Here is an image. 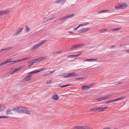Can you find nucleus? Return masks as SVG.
Wrapping results in <instances>:
<instances>
[{"label": "nucleus", "mask_w": 129, "mask_h": 129, "mask_svg": "<svg viewBox=\"0 0 129 129\" xmlns=\"http://www.w3.org/2000/svg\"><path fill=\"white\" fill-rule=\"evenodd\" d=\"M95 110L96 111V110H99L100 111H101V107H95Z\"/></svg>", "instance_id": "obj_35"}, {"label": "nucleus", "mask_w": 129, "mask_h": 129, "mask_svg": "<svg viewBox=\"0 0 129 129\" xmlns=\"http://www.w3.org/2000/svg\"><path fill=\"white\" fill-rule=\"evenodd\" d=\"M70 77H73L75 76H78V74L77 73L75 72H72L69 74Z\"/></svg>", "instance_id": "obj_8"}, {"label": "nucleus", "mask_w": 129, "mask_h": 129, "mask_svg": "<svg viewBox=\"0 0 129 129\" xmlns=\"http://www.w3.org/2000/svg\"><path fill=\"white\" fill-rule=\"evenodd\" d=\"M115 101V99L111 100L109 101H107V103H110Z\"/></svg>", "instance_id": "obj_25"}, {"label": "nucleus", "mask_w": 129, "mask_h": 129, "mask_svg": "<svg viewBox=\"0 0 129 129\" xmlns=\"http://www.w3.org/2000/svg\"><path fill=\"white\" fill-rule=\"evenodd\" d=\"M89 23H83V24H84V26H85V25H86L87 24H89Z\"/></svg>", "instance_id": "obj_60"}, {"label": "nucleus", "mask_w": 129, "mask_h": 129, "mask_svg": "<svg viewBox=\"0 0 129 129\" xmlns=\"http://www.w3.org/2000/svg\"><path fill=\"white\" fill-rule=\"evenodd\" d=\"M83 129H90L89 127L86 126H83Z\"/></svg>", "instance_id": "obj_39"}, {"label": "nucleus", "mask_w": 129, "mask_h": 129, "mask_svg": "<svg viewBox=\"0 0 129 129\" xmlns=\"http://www.w3.org/2000/svg\"><path fill=\"white\" fill-rule=\"evenodd\" d=\"M112 96L111 95H109L106 96V100L110 98Z\"/></svg>", "instance_id": "obj_44"}, {"label": "nucleus", "mask_w": 129, "mask_h": 129, "mask_svg": "<svg viewBox=\"0 0 129 129\" xmlns=\"http://www.w3.org/2000/svg\"><path fill=\"white\" fill-rule=\"evenodd\" d=\"M108 108L107 107H101V111H103L104 109H106Z\"/></svg>", "instance_id": "obj_30"}, {"label": "nucleus", "mask_w": 129, "mask_h": 129, "mask_svg": "<svg viewBox=\"0 0 129 129\" xmlns=\"http://www.w3.org/2000/svg\"><path fill=\"white\" fill-rule=\"evenodd\" d=\"M125 97H121L118 98L116 99H115V101H118L119 100H122L123 99H125Z\"/></svg>", "instance_id": "obj_20"}, {"label": "nucleus", "mask_w": 129, "mask_h": 129, "mask_svg": "<svg viewBox=\"0 0 129 129\" xmlns=\"http://www.w3.org/2000/svg\"><path fill=\"white\" fill-rule=\"evenodd\" d=\"M52 81L51 80H50V81H47L46 82V83L47 84H49L51 83H52Z\"/></svg>", "instance_id": "obj_50"}, {"label": "nucleus", "mask_w": 129, "mask_h": 129, "mask_svg": "<svg viewBox=\"0 0 129 129\" xmlns=\"http://www.w3.org/2000/svg\"><path fill=\"white\" fill-rule=\"evenodd\" d=\"M121 29L120 28H115L113 29H112L111 30V31H116V30H119Z\"/></svg>", "instance_id": "obj_34"}, {"label": "nucleus", "mask_w": 129, "mask_h": 129, "mask_svg": "<svg viewBox=\"0 0 129 129\" xmlns=\"http://www.w3.org/2000/svg\"><path fill=\"white\" fill-rule=\"evenodd\" d=\"M79 27V26H78L77 27H75V28H74V30L76 31V30H77L78 29V28Z\"/></svg>", "instance_id": "obj_52"}, {"label": "nucleus", "mask_w": 129, "mask_h": 129, "mask_svg": "<svg viewBox=\"0 0 129 129\" xmlns=\"http://www.w3.org/2000/svg\"><path fill=\"white\" fill-rule=\"evenodd\" d=\"M48 71H47L44 73H43L42 75V76H46L47 75H49V74H48Z\"/></svg>", "instance_id": "obj_32"}, {"label": "nucleus", "mask_w": 129, "mask_h": 129, "mask_svg": "<svg viewBox=\"0 0 129 129\" xmlns=\"http://www.w3.org/2000/svg\"><path fill=\"white\" fill-rule=\"evenodd\" d=\"M40 61V57L38 58H37L33 60L30 61V62H33V63H35L37 61Z\"/></svg>", "instance_id": "obj_11"}, {"label": "nucleus", "mask_w": 129, "mask_h": 129, "mask_svg": "<svg viewBox=\"0 0 129 129\" xmlns=\"http://www.w3.org/2000/svg\"><path fill=\"white\" fill-rule=\"evenodd\" d=\"M46 69V68H41V71H43L45 70Z\"/></svg>", "instance_id": "obj_54"}, {"label": "nucleus", "mask_w": 129, "mask_h": 129, "mask_svg": "<svg viewBox=\"0 0 129 129\" xmlns=\"http://www.w3.org/2000/svg\"><path fill=\"white\" fill-rule=\"evenodd\" d=\"M62 52V51H59L56 52H54L52 53V54L53 56H54L57 54H60Z\"/></svg>", "instance_id": "obj_16"}, {"label": "nucleus", "mask_w": 129, "mask_h": 129, "mask_svg": "<svg viewBox=\"0 0 129 129\" xmlns=\"http://www.w3.org/2000/svg\"><path fill=\"white\" fill-rule=\"evenodd\" d=\"M117 84H121L123 83V82H117Z\"/></svg>", "instance_id": "obj_57"}, {"label": "nucleus", "mask_w": 129, "mask_h": 129, "mask_svg": "<svg viewBox=\"0 0 129 129\" xmlns=\"http://www.w3.org/2000/svg\"><path fill=\"white\" fill-rule=\"evenodd\" d=\"M22 110L23 111L22 112V113L26 114L29 115L31 114L30 112L28 110L25 109L24 107H23Z\"/></svg>", "instance_id": "obj_5"}, {"label": "nucleus", "mask_w": 129, "mask_h": 129, "mask_svg": "<svg viewBox=\"0 0 129 129\" xmlns=\"http://www.w3.org/2000/svg\"><path fill=\"white\" fill-rule=\"evenodd\" d=\"M107 29H102L101 30V32H104L106 31L107 30Z\"/></svg>", "instance_id": "obj_49"}, {"label": "nucleus", "mask_w": 129, "mask_h": 129, "mask_svg": "<svg viewBox=\"0 0 129 129\" xmlns=\"http://www.w3.org/2000/svg\"><path fill=\"white\" fill-rule=\"evenodd\" d=\"M89 110L91 111H96L95 107L93 108H91Z\"/></svg>", "instance_id": "obj_43"}, {"label": "nucleus", "mask_w": 129, "mask_h": 129, "mask_svg": "<svg viewBox=\"0 0 129 129\" xmlns=\"http://www.w3.org/2000/svg\"><path fill=\"white\" fill-rule=\"evenodd\" d=\"M94 85V84L93 83H92L90 84L88 86L89 87V88H90L92 87V86H93Z\"/></svg>", "instance_id": "obj_48"}, {"label": "nucleus", "mask_w": 129, "mask_h": 129, "mask_svg": "<svg viewBox=\"0 0 129 129\" xmlns=\"http://www.w3.org/2000/svg\"><path fill=\"white\" fill-rule=\"evenodd\" d=\"M126 52L128 53H129V50H126Z\"/></svg>", "instance_id": "obj_64"}, {"label": "nucleus", "mask_w": 129, "mask_h": 129, "mask_svg": "<svg viewBox=\"0 0 129 129\" xmlns=\"http://www.w3.org/2000/svg\"><path fill=\"white\" fill-rule=\"evenodd\" d=\"M9 117V116H0V118H8Z\"/></svg>", "instance_id": "obj_37"}, {"label": "nucleus", "mask_w": 129, "mask_h": 129, "mask_svg": "<svg viewBox=\"0 0 129 129\" xmlns=\"http://www.w3.org/2000/svg\"><path fill=\"white\" fill-rule=\"evenodd\" d=\"M85 79V77H79V78H77L75 79L76 80H82L83 79Z\"/></svg>", "instance_id": "obj_31"}, {"label": "nucleus", "mask_w": 129, "mask_h": 129, "mask_svg": "<svg viewBox=\"0 0 129 129\" xmlns=\"http://www.w3.org/2000/svg\"><path fill=\"white\" fill-rule=\"evenodd\" d=\"M6 109L5 105H3L0 104V112Z\"/></svg>", "instance_id": "obj_12"}, {"label": "nucleus", "mask_w": 129, "mask_h": 129, "mask_svg": "<svg viewBox=\"0 0 129 129\" xmlns=\"http://www.w3.org/2000/svg\"><path fill=\"white\" fill-rule=\"evenodd\" d=\"M82 89L84 90H86L89 89V87L87 85H83L82 87Z\"/></svg>", "instance_id": "obj_15"}, {"label": "nucleus", "mask_w": 129, "mask_h": 129, "mask_svg": "<svg viewBox=\"0 0 129 129\" xmlns=\"http://www.w3.org/2000/svg\"><path fill=\"white\" fill-rule=\"evenodd\" d=\"M77 44L73 45L71 48V49L72 50H73V49L76 48H78Z\"/></svg>", "instance_id": "obj_24"}, {"label": "nucleus", "mask_w": 129, "mask_h": 129, "mask_svg": "<svg viewBox=\"0 0 129 129\" xmlns=\"http://www.w3.org/2000/svg\"><path fill=\"white\" fill-rule=\"evenodd\" d=\"M40 72V69L38 70H34V71H33L32 72H30L29 73V74H34L39 73Z\"/></svg>", "instance_id": "obj_14"}, {"label": "nucleus", "mask_w": 129, "mask_h": 129, "mask_svg": "<svg viewBox=\"0 0 129 129\" xmlns=\"http://www.w3.org/2000/svg\"><path fill=\"white\" fill-rule=\"evenodd\" d=\"M24 28L23 27L21 28L20 29L16 31L14 34L15 36H16L18 35L19 34L21 33L23 29Z\"/></svg>", "instance_id": "obj_13"}, {"label": "nucleus", "mask_w": 129, "mask_h": 129, "mask_svg": "<svg viewBox=\"0 0 129 129\" xmlns=\"http://www.w3.org/2000/svg\"><path fill=\"white\" fill-rule=\"evenodd\" d=\"M115 45H112L110 46V48H115Z\"/></svg>", "instance_id": "obj_58"}, {"label": "nucleus", "mask_w": 129, "mask_h": 129, "mask_svg": "<svg viewBox=\"0 0 129 129\" xmlns=\"http://www.w3.org/2000/svg\"><path fill=\"white\" fill-rule=\"evenodd\" d=\"M82 53H83V52L82 51H81V52H79L78 53H77V54L76 55L77 56H78L80 55Z\"/></svg>", "instance_id": "obj_41"}, {"label": "nucleus", "mask_w": 129, "mask_h": 129, "mask_svg": "<svg viewBox=\"0 0 129 129\" xmlns=\"http://www.w3.org/2000/svg\"><path fill=\"white\" fill-rule=\"evenodd\" d=\"M63 1L62 0H57L55 2V3H62Z\"/></svg>", "instance_id": "obj_33"}, {"label": "nucleus", "mask_w": 129, "mask_h": 129, "mask_svg": "<svg viewBox=\"0 0 129 129\" xmlns=\"http://www.w3.org/2000/svg\"><path fill=\"white\" fill-rule=\"evenodd\" d=\"M107 11V10H103L101 11H100L99 12V13H101V12H105V11Z\"/></svg>", "instance_id": "obj_56"}, {"label": "nucleus", "mask_w": 129, "mask_h": 129, "mask_svg": "<svg viewBox=\"0 0 129 129\" xmlns=\"http://www.w3.org/2000/svg\"><path fill=\"white\" fill-rule=\"evenodd\" d=\"M84 24H83H83H80L78 26H79V27L80 26H84Z\"/></svg>", "instance_id": "obj_61"}, {"label": "nucleus", "mask_w": 129, "mask_h": 129, "mask_svg": "<svg viewBox=\"0 0 129 129\" xmlns=\"http://www.w3.org/2000/svg\"><path fill=\"white\" fill-rule=\"evenodd\" d=\"M12 59H9L7 60L6 61L2 62L1 63H0L1 66L2 65H3L4 64L9 63V62H10V61L12 60Z\"/></svg>", "instance_id": "obj_9"}, {"label": "nucleus", "mask_w": 129, "mask_h": 129, "mask_svg": "<svg viewBox=\"0 0 129 129\" xmlns=\"http://www.w3.org/2000/svg\"><path fill=\"white\" fill-rule=\"evenodd\" d=\"M77 57L76 55H70L69 56V57H70L71 58H74L75 57Z\"/></svg>", "instance_id": "obj_36"}, {"label": "nucleus", "mask_w": 129, "mask_h": 129, "mask_svg": "<svg viewBox=\"0 0 129 129\" xmlns=\"http://www.w3.org/2000/svg\"><path fill=\"white\" fill-rule=\"evenodd\" d=\"M26 32H27L30 31V29L28 26H26Z\"/></svg>", "instance_id": "obj_27"}, {"label": "nucleus", "mask_w": 129, "mask_h": 129, "mask_svg": "<svg viewBox=\"0 0 129 129\" xmlns=\"http://www.w3.org/2000/svg\"><path fill=\"white\" fill-rule=\"evenodd\" d=\"M29 58V57H27L23 59H21V61L22 60H27V59H28Z\"/></svg>", "instance_id": "obj_53"}, {"label": "nucleus", "mask_w": 129, "mask_h": 129, "mask_svg": "<svg viewBox=\"0 0 129 129\" xmlns=\"http://www.w3.org/2000/svg\"><path fill=\"white\" fill-rule=\"evenodd\" d=\"M21 61V60H16L15 61H10V62H9L11 63V64H9V65H10L11 64H14V63L15 62H18L20 61Z\"/></svg>", "instance_id": "obj_18"}, {"label": "nucleus", "mask_w": 129, "mask_h": 129, "mask_svg": "<svg viewBox=\"0 0 129 129\" xmlns=\"http://www.w3.org/2000/svg\"><path fill=\"white\" fill-rule=\"evenodd\" d=\"M66 75H65L63 76V77L64 78H67L70 77V76L68 73H66Z\"/></svg>", "instance_id": "obj_29"}, {"label": "nucleus", "mask_w": 129, "mask_h": 129, "mask_svg": "<svg viewBox=\"0 0 129 129\" xmlns=\"http://www.w3.org/2000/svg\"><path fill=\"white\" fill-rule=\"evenodd\" d=\"M19 69L18 67L15 69L14 70L13 72V73H14L17 71H18L19 70Z\"/></svg>", "instance_id": "obj_38"}, {"label": "nucleus", "mask_w": 129, "mask_h": 129, "mask_svg": "<svg viewBox=\"0 0 129 129\" xmlns=\"http://www.w3.org/2000/svg\"><path fill=\"white\" fill-rule=\"evenodd\" d=\"M118 5V6H115V8L118 9H124L127 6V5L126 4L123 3H119Z\"/></svg>", "instance_id": "obj_1"}, {"label": "nucleus", "mask_w": 129, "mask_h": 129, "mask_svg": "<svg viewBox=\"0 0 129 129\" xmlns=\"http://www.w3.org/2000/svg\"><path fill=\"white\" fill-rule=\"evenodd\" d=\"M9 12L8 11H3L0 12V15H3L4 14H7L8 12Z\"/></svg>", "instance_id": "obj_19"}, {"label": "nucleus", "mask_w": 129, "mask_h": 129, "mask_svg": "<svg viewBox=\"0 0 129 129\" xmlns=\"http://www.w3.org/2000/svg\"><path fill=\"white\" fill-rule=\"evenodd\" d=\"M97 60V59H85L84 61H93Z\"/></svg>", "instance_id": "obj_23"}, {"label": "nucleus", "mask_w": 129, "mask_h": 129, "mask_svg": "<svg viewBox=\"0 0 129 129\" xmlns=\"http://www.w3.org/2000/svg\"><path fill=\"white\" fill-rule=\"evenodd\" d=\"M102 100V98L96 99L95 100L96 101H101Z\"/></svg>", "instance_id": "obj_42"}, {"label": "nucleus", "mask_w": 129, "mask_h": 129, "mask_svg": "<svg viewBox=\"0 0 129 129\" xmlns=\"http://www.w3.org/2000/svg\"><path fill=\"white\" fill-rule=\"evenodd\" d=\"M66 74V73H61V74L59 75V76H64V75Z\"/></svg>", "instance_id": "obj_47"}, {"label": "nucleus", "mask_w": 129, "mask_h": 129, "mask_svg": "<svg viewBox=\"0 0 129 129\" xmlns=\"http://www.w3.org/2000/svg\"><path fill=\"white\" fill-rule=\"evenodd\" d=\"M78 129H83V126H78Z\"/></svg>", "instance_id": "obj_59"}, {"label": "nucleus", "mask_w": 129, "mask_h": 129, "mask_svg": "<svg viewBox=\"0 0 129 129\" xmlns=\"http://www.w3.org/2000/svg\"><path fill=\"white\" fill-rule=\"evenodd\" d=\"M74 16L75 14H71L67 16L61 17L59 18V20H61L72 17Z\"/></svg>", "instance_id": "obj_3"}, {"label": "nucleus", "mask_w": 129, "mask_h": 129, "mask_svg": "<svg viewBox=\"0 0 129 129\" xmlns=\"http://www.w3.org/2000/svg\"><path fill=\"white\" fill-rule=\"evenodd\" d=\"M55 16H53L52 17L50 18L48 20H52L54 18H55Z\"/></svg>", "instance_id": "obj_51"}, {"label": "nucleus", "mask_w": 129, "mask_h": 129, "mask_svg": "<svg viewBox=\"0 0 129 129\" xmlns=\"http://www.w3.org/2000/svg\"><path fill=\"white\" fill-rule=\"evenodd\" d=\"M73 85L71 84H67L66 85H63L61 86L60 85L59 86V87H61L63 88L64 87H68V86H70Z\"/></svg>", "instance_id": "obj_21"}, {"label": "nucleus", "mask_w": 129, "mask_h": 129, "mask_svg": "<svg viewBox=\"0 0 129 129\" xmlns=\"http://www.w3.org/2000/svg\"><path fill=\"white\" fill-rule=\"evenodd\" d=\"M47 56L43 57H41V61H42L47 59Z\"/></svg>", "instance_id": "obj_28"}, {"label": "nucleus", "mask_w": 129, "mask_h": 129, "mask_svg": "<svg viewBox=\"0 0 129 129\" xmlns=\"http://www.w3.org/2000/svg\"><path fill=\"white\" fill-rule=\"evenodd\" d=\"M102 100H106V96L104 97H102Z\"/></svg>", "instance_id": "obj_55"}, {"label": "nucleus", "mask_w": 129, "mask_h": 129, "mask_svg": "<svg viewBox=\"0 0 129 129\" xmlns=\"http://www.w3.org/2000/svg\"><path fill=\"white\" fill-rule=\"evenodd\" d=\"M54 71H55L54 70L52 71H51V72H50L49 71H48V74H49V75L53 73L54 72Z\"/></svg>", "instance_id": "obj_46"}, {"label": "nucleus", "mask_w": 129, "mask_h": 129, "mask_svg": "<svg viewBox=\"0 0 129 129\" xmlns=\"http://www.w3.org/2000/svg\"><path fill=\"white\" fill-rule=\"evenodd\" d=\"M32 75H29L26 76L23 80L24 82L27 81L31 79Z\"/></svg>", "instance_id": "obj_6"}, {"label": "nucleus", "mask_w": 129, "mask_h": 129, "mask_svg": "<svg viewBox=\"0 0 129 129\" xmlns=\"http://www.w3.org/2000/svg\"><path fill=\"white\" fill-rule=\"evenodd\" d=\"M78 46V48L79 47H82V46H83L84 45V44L83 43H82L80 44H77Z\"/></svg>", "instance_id": "obj_26"}, {"label": "nucleus", "mask_w": 129, "mask_h": 129, "mask_svg": "<svg viewBox=\"0 0 129 129\" xmlns=\"http://www.w3.org/2000/svg\"><path fill=\"white\" fill-rule=\"evenodd\" d=\"M11 110L10 109H8L7 110L6 112V114L7 115H9V114H12V113H10L11 111Z\"/></svg>", "instance_id": "obj_17"}, {"label": "nucleus", "mask_w": 129, "mask_h": 129, "mask_svg": "<svg viewBox=\"0 0 129 129\" xmlns=\"http://www.w3.org/2000/svg\"><path fill=\"white\" fill-rule=\"evenodd\" d=\"M46 41V40H45L41 42V45L45 44Z\"/></svg>", "instance_id": "obj_40"}, {"label": "nucleus", "mask_w": 129, "mask_h": 129, "mask_svg": "<svg viewBox=\"0 0 129 129\" xmlns=\"http://www.w3.org/2000/svg\"><path fill=\"white\" fill-rule=\"evenodd\" d=\"M59 97L56 93H55L54 94V95L52 97V98L54 100H57L58 99Z\"/></svg>", "instance_id": "obj_10"}, {"label": "nucleus", "mask_w": 129, "mask_h": 129, "mask_svg": "<svg viewBox=\"0 0 129 129\" xmlns=\"http://www.w3.org/2000/svg\"><path fill=\"white\" fill-rule=\"evenodd\" d=\"M24 67V66H22L20 67H18L19 68V70H20L23 68Z\"/></svg>", "instance_id": "obj_45"}, {"label": "nucleus", "mask_w": 129, "mask_h": 129, "mask_svg": "<svg viewBox=\"0 0 129 129\" xmlns=\"http://www.w3.org/2000/svg\"><path fill=\"white\" fill-rule=\"evenodd\" d=\"M89 30V28H82L80 30H79L78 32L80 33H82L88 31Z\"/></svg>", "instance_id": "obj_4"}, {"label": "nucleus", "mask_w": 129, "mask_h": 129, "mask_svg": "<svg viewBox=\"0 0 129 129\" xmlns=\"http://www.w3.org/2000/svg\"><path fill=\"white\" fill-rule=\"evenodd\" d=\"M78 126H75L74 127V129H78Z\"/></svg>", "instance_id": "obj_63"}, {"label": "nucleus", "mask_w": 129, "mask_h": 129, "mask_svg": "<svg viewBox=\"0 0 129 129\" xmlns=\"http://www.w3.org/2000/svg\"><path fill=\"white\" fill-rule=\"evenodd\" d=\"M23 107H13L12 109V110L19 113H22V111L23 112L22 110Z\"/></svg>", "instance_id": "obj_2"}, {"label": "nucleus", "mask_w": 129, "mask_h": 129, "mask_svg": "<svg viewBox=\"0 0 129 129\" xmlns=\"http://www.w3.org/2000/svg\"><path fill=\"white\" fill-rule=\"evenodd\" d=\"M103 129H111L109 127H106L103 128Z\"/></svg>", "instance_id": "obj_62"}, {"label": "nucleus", "mask_w": 129, "mask_h": 129, "mask_svg": "<svg viewBox=\"0 0 129 129\" xmlns=\"http://www.w3.org/2000/svg\"><path fill=\"white\" fill-rule=\"evenodd\" d=\"M13 48V47H8L7 48H5L4 49H2V50H3V51H4V50L7 51L12 49Z\"/></svg>", "instance_id": "obj_22"}, {"label": "nucleus", "mask_w": 129, "mask_h": 129, "mask_svg": "<svg viewBox=\"0 0 129 129\" xmlns=\"http://www.w3.org/2000/svg\"><path fill=\"white\" fill-rule=\"evenodd\" d=\"M40 46V42L39 43L37 44L34 46L32 48L31 50L32 51H34L38 48Z\"/></svg>", "instance_id": "obj_7"}]
</instances>
